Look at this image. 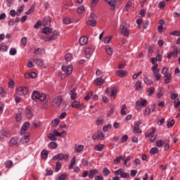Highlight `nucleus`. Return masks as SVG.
I'll return each instance as SVG.
<instances>
[{"label": "nucleus", "instance_id": "f257e3e1", "mask_svg": "<svg viewBox=\"0 0 180 180\" xmlns=\"http://www.w3.org/2000/svg\"><path fill=\"white\" fill-rule=\"evenodd\" d=\"M31 98L33 101H45L46 100V94H40L37 91H34L32 94Z\"/></svg>", "mask_w": 180, "mask_h": 180}, {"label": "nucleus", "instance_id": "f03ea898", "mask_svg": "<svg viewBox=\"0 0 180 180\" xmlns=\"http://www.w3.org/2000/svg\"><path fill=\"white\" fill-rule=\"evenodd\" d=\"M28 92H29V89L28 87H26V86L19 87L16 90L17 95H19L20 96H22V95H27Z\"/></svg>", "mask_w": 180, "mask_h": 180}, {"label": "nucleus", "instance_id": "7ed1b4c3", "mask_svg": "<svg viewBox=\"0 0 180 180\" xmlns=\"http://www.w3.org/2000/svg\"><path fill=\"white\" fill-rule=\"evenodd\" d=\"M68 157H70V155L63 153H58L53 157L52 160H60V161H63V160H65V161H67L68 160Z\"/></svg>", "mask_w": 180, "mask_h": 180}, {"label": "nucleus", "instance_id": "20e7f679", "mask_svg": "<svg viewBox=\"0 0 180 180\" xmlns=\"http://www.w3.org/2000/svg\"><path fill=\"white\" fill-rule=\"evenodd\" d=\"M61 102H63V96H58L53 100L52 105L54 108H58L61 105Z\"/></svg>", "mask_w": 180, "mask_h": 180}, {"label": "nucleus", "instance_id": "39448f33", "mask_svg": "<svg viewBox=\"0 0 180 180\" xmlns=\"http://www.w3.org/2000/svg\"><path fill=\"white\" fill-rule=\"evenodd\" d=\"M148 105V101L146 99L141 98L140 101H136L137 108H146Z\"/></svg>", "mask_w": 180, "mask_h": 180}, {"label": "nucleus", "instance_id": "423d86ee", "mask_svg": "<svg viewBox=\"0 0 180 180\" xmlns=\"http://www.w3.org/2000/svg\"><path fill=\"white\" fill-rule=\"evenodd\" d=\"M72 70H73V68H72V65H71L62 66V71H63V72H65L67 75H70V74H72Z\"/></svg>", "mask_w": 180, "mask_h": 180}, {"label": "nucleus", "instance_id": "0eeeda50", "mask_svg": "<svg viewBox=\"0 0 180 180\" xmlns=\"http://www.w3.org/2000/svg\"><path fill=\"white\" fill-rule=\"evenodd\" d=\"M173 50L174 51H171L167 54V58H169V60H171L172 57H176L178 53H179V49H178V47L176 46H174Z\"/></svg>", "mask_w": 180, "mask_h": 180}, {"label": "nucleus", "instance_id": "6e6552de", "mask_svg": "<svg viewBox=\"0 0 180 180\" xmlns=\"http://www.w3.org/2000/svg\"><path fill=\"white\" fill-rule=\"evenodd\" d=\"M141 124V122L140 121H137L136 123L134 124V128L132 130L133 133L135 134H137V133H141V129H140Z\"/></svg>", "mask_w": 180, "mask_h": 180}, {"label": "nucleus", "instance_id": "1a4fd4ad", "mask_svg": "<svg viewBox=\"0 0 180 180\" xmlns=\"http://www.w3.org/2000/svg\"><path fill=\"white\" fill-rule=\"evenodd\" d=\"M29 127H30V122H25L20 129L21 134H25V133L27 131V129H29Z\"/></svg>", "mask_w": 180, "mask_h": 180}, {"label": "nucleus", "instance_id": "9d476101", "mask_svg": "<svg viewBox=\"0 0 180 180\" xmlns=\"http://www.w3.org/2000/svg\"><path fill=\"white\" fill-rule=\"evenodd\" d=\"M69 95L70 96L71 101H75V98H77V89L73 88L72 90H70Z\"/></svg>", "mask_w": 180, "mask_h": 180}, {"label": "nucleus", "instance_id": "9b49d317", "mask_svg": "<svg viewBox=\"0 0 180 180\" xmlns=\"http://www.w3.org/2000/svg\"><path fill=\"white\" fill-rule=\"evenodd\" d=\"M98 174H99V171L98 169H93L89 172V178H90V179H92L94 176H96V175H98Z\"/></svg>", "mask_w": 180, "mask_h": 180}, {"label": "nucleus", "instance_id": "f8f14e48", "mask_svg": "<svg viewBox=\"0 0 180 180\" xmlns=\"http://www.w3.org/2000/svg\"><path fill=\"white\" fill-rule=\"evenodd\" d=\"M25 115L27 119H32V117H33V112H32L30 107H27L25 108Z\"/></svg>", "mask_w": 180, "mask_h": 180}, {"label": "nucleus", "instance_id": "ddd939ff", "mask_svg": "<svg viewBox=\"0 0 180 180\" xmlns=\"http://www.w3.org/2000/svg\"><path fill=\"white\" fill-rule=\"evenodd\" d=\"M108 1V5L111 7V11H113L116 8V1L117 0H105Z\"/></svg>", "mask_w": 180, "mask_h": 180}, {"label": "nucleus", "instance_id": "4468645a", "mask_svg": "<svg viewBox=\"0 0 180 180\" xmlns=\"http://www.w3.org/2000/svg\"><path fill=\"white\" fill-rule=\"evenodd\" d=\"M30 140V139L29 138V134H25L21 139V143H22V144H27Z\"/></svg>", "mask_w": 180, "mask_h": 180}, {"label": "nucleus", "instance_id": "2eb2a0df", "mask_svg": "<svg viewBox=\"0 0 180 180\" xmlns=\"http://www.w3.org/2000/svg\"><path fill=\"white\" fill-rule=\"evenodd\" d=\"M33 61L37 65H39V67H43V65H44V62H43V60L40 59L39 58H34Z\"/></svg>", "mask_w": 180, "mask_h": 180}, {"label": "nucleus", "instance_id": "dca6fc26", "mask_svg": "<svg viewBox=\"0 0 180 180\" xmlns=\"http://www.w3.org/2000/svg\"><path fill=\"white\" fill-rule=\"evenodd\" d=\"M80 46H85L88 43V37H82L79 39Z\"/></svg>", "mask_w": 180, "mask_h": 180}, {"label": "nucleus", "instance_id": "f3484780", "mask_svg": "<svg viewBox=\"0 0 180 180\" xmlns=\"http://www.w3.org/2000/svg\"><path fill=\"white\" fill-rule=\"evenodd\" d=\"M8 144L10 147H13V146H18V138L17 137L12 138L10 140Z\"/></svg>", "mask_w": 180, "mask_h": 180}, {"label": "nucleus", "instance_id": "a211bd4d", "mask_svg": "<svg viewBox=\"0 0 180 180\" xmlns=\"http://www.w3.org/2000/svg\"><path fill=\"white\" fill-rule=\"evenodd\" d=\"M117 75L120 78H123L127 75V72L126 70H117L116 72Z\"/></svg>", "mask_w": 180, "mask_h": 180}, {"label": "nucleus", "instance_id": "6ab92c4d", "mask_svg": "<svg viewBox=\"0 0 180 180\" xmlns=\"http://www.w3.org/2000/svg\"><path fill=\"white\" fill-rule=\"evenodd\" d=\"M165 84H169L171 82V79H172V75L171 73H167L165 75Z\"/></svg>", "mask_w": 180, "mask_h": 180}, {"label": "nucleus", "instance_id": "aec40b11", "mask_svg": "<svg viewBox=\"0 0 180 180\" xmlns=\"http://www.w3.org/2000/svg\"><path fill=\"white\" fill-rule=\"evenodd\" d=\"M41 33H44V34H51V33H53V29L44 27L41 30Z\"/></svg>", "mask_w": 180, "mask_h": 180}, {"label": "nucleus", "instance_id": "412c9836", "mask_svg": "<svg viewBox=\"0 0 180 180\" xmlns=\"http://www.w3.org/2000/svg\"><path fill=\"white\" fill-rule=\"evenodd\" d=\"M41 157L42 160H47L49 157V151L47 150H42L41 152Z\"/></svg>", "mask_w": 180, "mask_h": 180}, {"label": "nucleus", "instance_id": "4be33fe9", "mask_svg": "<svg viewBox=\"0 0 180 180\" xmlns=\"http://www.w3.org/2000/svg\"><path fill=\"white\" fill-rule=\"evenodd\" d=\"M43 23L44 26H50V25H51V20L50 19V17H45L44 18Z\"/></svg>", "mask_w": 180, "mask_h": 180}, {"label": "nucleus", "instance_id": "5701e85b", "mask_svg": "<svg viewBox=\"0 0 180 180\" xmlns=\"http://www.w3.org/2000/svg\"><path fill=\"white\" fill-rule=\"evenodd\" d=\"M77 160V157L73 156L72 159L70 161V163L69 165V169H72L74 167H75V161Z\"/></svg>", "mask_w": 180, "mask_h": 180}, {"label": "nucleus", "instance_id": "b1692460", "mask_svg": "<svg viewBox=\"0 0 180 180\" xmlns=\"http://www.w3.org/2000/svg\"><path fill=\"white\" fill-rule=\"evenodd\" d=\"M81 105V103L78 101H73L72 103V108H75V109H79V105Z\"/></svg>", "mask_w": 180, "mask_h": 180}, {"label": "nucleus", "instance_id": "393cba45", "mask_svg": "<svg viewBox=\"0 0 180 180\" xmlns=\"http://www.w3.org/2000/svg\"><path fill=\"white\" fill-rule=\"evenodd\" d=\"M105 51L108 56H112L113 54V49H112V47L109 45L105 46Z\"/></svg>", "mask_w": 180, "mask_h": 180}, {"label": "nucleus", "instance_id": "a878e982", "mask_svg": "<svg viewBox=\"0 0 180 180\" xmlns=\"http://www.w3.org/2000/svg\"><path fill=\"white\" fill-rule=\"evenodd\" d=\"M151 70L153 74H160V69H158V64L153 65Z\"/></svg>", "mask_w": 180, "mask_h": 180}, {"label": "nucleus", "instance_id": "bb28decb", "mask_svg": "<svg viewBox=\"0 0 180 180\" xmlns=\"http://www.w3.org/2000/svg\"><path fill=\"white\" fill-rule=\"evenodd\" d=\"M104 80L103 79L98 77L95 79V83L96 85H99L100 86L103 85Z\"/></svg>", "mask_w": 180, "mask_h": 180}, {"label": "nucleus", "instance_id": "cd10ccee", "mask_svg": "<svg viewBox=\"0 0 180 180\" xmlns=\"http://www.w3.org/2000/svg\"><path fill=\"white\" fill-rule=\"evenodd\" d=\"M158 153H160V150H158V148H152L150 150V154H151V155L158 154Z\"/></svg>", "mask_w": 180, "mask_h": 180}, {"label": "nucleus", "instance_id": "c85d7f7f", "mask_svg": "<svg viewBox=\"0 0 180 180\" xmlns=\"http://www.w3.org/2000/svg\"><path fill=\"white\" fill-rule=\"evenodd\" d=\"M135 86L136 91H141V89H143V86H141V81H137L135 84Z\"/></svg>", "mask_w": 180, "mask_h": 180}, {"label": "nucleus", "instance_id": "c756f323", "mask_svg": "<svg viewBox=\"0 0 180 180\" xmlns=\"http://www.w3.org/2000/svg\"><path fill=\"white\" fill-rule=\"evenodd\" d=\"M103 118L102 117H98L96 121V124L97 126H102V124H103Z\"/></svg>", "mask_w": 180, "mask_h": 180}, {"label": "nucleus", "instance_id": "7c9ffc66", "mask_svg": "<svg viewBox=\"0 0 180 180\" xmlns=\"http://www.w3.org/2000/svg\"><path fill=\"white\" fill-rule=\"evenodd\" d=\"M117 95V89L112 87L111 89V94L110 96H112L113 98H116V96Z\"/></svg>", "mask_w": 180, "mask_h": 180}, {"label": "nucleus", "instance_id": "2f4dec72", "mask_svg": "<svg viewBox=\"0 0 180 180\" xmlns=\"http://www.w3.org/2000/svg\"><path fill=\"white\" fill-rule=\"evenodd\" d=\"M87 25H89V26H92L93 27H95V26H96V20H87Z\"/></svg>", "mask_w": 180, "mask_h": 180}, {"label": "nucleus", "instance_id": "473e14b6", "mask_svg": "<svg viewBox=\"0 0 180 180\" xmlns=\"http://www.w3.org/2000/svg\"><path fill=\"white\" fill-rule=\"evenodd\" d=\"M59 124H60V119L56 118L52 121L51 126L52 127H56V126H58Z\"/></svg>", "mask_w": 180, "mask_h": 180}, {"label": "nucleus", "instance_id": "72a5a7b5", "mask_svg": "<svg viewBox=\"0 0 180 180\" xmlns=\"http://www.w3.org/2000/svg\"><path fill=\"white\" fill-rule=\"evenodd\" d=\"M103 174L104 175V176H108V175H109L110 174V171L109 170V169H108V167H104L103 169Z\"/></svg>", "mask_w": 180, "mask_h": 180}, {"label": "nucleus", "instance_id": "f704fd0d", "mask_svg": "<svg viewBox=\"0 0 180 180\" xmlns=\"http://www.w3.org/2000/svg\"><path fill=\"white\" fill-rule=\"evenodd\" d=\"M49 147H51V148H52L53 150H56V148L58 147V144H57V143L54 141H52L49 143Z\"/></svg>", "mask_w": 180, "mask_h": 180}, {"label": "nucleus", "instance_id": "c9c22d12", "mask_svg": "<svg viewBox=\"0 0 180 180\" xmlns=\"http://www.w3.org/2000/svg\"><path fill=\"white\" fill-rule=\"evenodd\" d=\"M112 129V124H108V125H105L103 127V131L106 133L107 131H109Z\"/></svg>", "mask_w": 180, "mask_h": 180}, {"label": "nucleus", "instance_id": "e433bc0d", "mask_svg": "<svg viewBox=\"0 0 180 180\" xmlns=\"http://www.w3.org/2000/svg\"><path fill=\"white\" fill-rule=\"evenodd\" d=\"M5 167L6 168H12L13 167V162L12 160L6 162Z\"/></svg>", "mask_w": 180, "mask_h": 180}, {"label": "nucleus", "instance_id": "4c0bfd02", "mask_svg": "<svg viewBox=\"0 0 180 180\" xmlns=\"http://www.w3.org/2000/svg\"><path fill=\"white\" fill-rule=\"evenodd\" d=\"M63 22L65 25H70L71 23V19H70V18H68V17H65L63 19Z\"/></svg>", "mask_w": 180, "mask_h": 180}, {"label": "nucleus", "instance_id": "58836bf2", "mask_svg": "<svg viewBox=\"0 0 180 180\" xmlns=\"http://www.w3.org/2000/svg\"><path fill=\"white\" fill-rule=\"evenodd\" d=\"M148 96H153V94L154 92H155V88L154 87H150L149 88V89L148 90Z\"/></svg>", "mask_w": 180, "mask_h": 180}, {"label": "nucleus", "instance_id": "ea45409f", "mask_svg": "<svg viewBox=\"0 0 180 180\" xmlns=\"http://www.w3.org/2000/svg\"><path fill=\"white\" fill-rule=\"evenodd\" d=\"M103 147L104 146L102 144L96 145L94 147V150H96V151H102V150H103Z\"/></svg>", "mask_w": 180, "mask_h": 180}, {"label": "nucleus", "instance_id": "a19ab883", "mask_svg": "<svg viewBox=\"0 0 180 180\" xmlns=\"http://www.w3.org/2000/svg\"><path fill=\"white\" fill-rule=\"evenodd\" d=\"M97 134L99 140H103V139H105V134H103V132L98 131H97Z\"/></svg>", "mask_w": 180, "mask_h": 180}, {"label": "nucleus", "instance_id": "79ce46f5", "mask_svg": "<svg viewBox=\"0 0 180 180\" xmlns=\"http://www.w3.org/2000/svg\"><path fill=\"white\" fill-rule=\"evenodd\" d=\"M92 95H94V92L92 91H89V93H87L86 96L84 97V101H89Z\"/></svg>", "mask_w": 180, "mask_h": 180}, {"label": "nucleus", "instance_id": "37998d69", "mask_svg": "<svg viewBox=\"0 0 180 180\" xmlns=\"http://www.w3.org/2000/svg\"><path fill=\"white\" fill-rule=\"evenodd\" d=\"M48 139L52 141H56L57 140V137L51 133L49 134Z\"/></svg>", "mask_w": 180, "mask_h": 180}, {"label": "nucleus", "instance_id": "c03bdc74", "mask_svg": "<svg viewBox=\"0 0 180 180\" xmlns=\"http://www.w3.org/2000/svg\"><path fill=\"white\" fill-rule=\"evenodd\" d=\"M72 58V55H71V53H66L65 56V59L66 61L69 62L71 61Z\"/></svg>", "mask_w": 180, "mask_h": 180}, {"label": "nucleus", "instance_id": "a18cd8bd", "mask_svg": "<svg viewBox=\"0 0 180 180\" xmlns=\"http://www.w3.org/2000/svg\"><path fill=\"white\" fill-rule=\"evenodd\" d=\"M120 29L121 32L122 30L127 29V24L126 22H122L120 26Z\"/></svg>", "mask_w": 180, "mask_h": 180}, {"label": "nucleus", "instance_id": "49530a36", "mask_svg": "<svg viewBox=\"0 0 180 180\" xmlns=\"http://www.w3.org/2000/svg\"><path fill=\"white\" fill-rule=\"evenodd\" d=\"M61 169V163L60 162H56L55 170L56 172H58Z\"/></svg>", "mask_w": 180, "mask_h": 180}, {"label": "nucleus", "instance_id": "de8ad7c7", "mask_svg": "<svg viewBox=\"0 0 180 180\" xmlns=\"http://www.w3.org/2000/svg\"><path fill=\"white\" fill-rule=\"evenodd\" d=\"M82 150H84V146L80 145L78 146L77 148H75V150L76 151V153H81V151H82Z\"/></svg>", "mask_w": 180, "mask_h": 180}, {"label": "nucleus", "instance_id": "09e8293b", "mask_svg": "<svg viewBox=\"0 0 180 180\" xmlns=\"http://www.w3.org/2000/svg\"><path fill=\"white\" fill-rule=\"evenodd\" d=\"M85 11V7L84 6H81L77 9V13H84V11Z\"/></svg>", "mask_w": 180, "mask_h": 180}, {"label": "nucleus", "instance_id": "8fccbe9b", "mask_svg": "<svg viewBox=\"0 0 180 180\" xmlns=\"http://www.w3.org/2000/svg\"><path fill=\"white\" fill-rule=\"evenodd\" d=\"M5 51H8V47L5 45L0 46V52L4 53Z\"/></svg>", "mask_w": 180, "mask_h": 180}, {"label": "nucleus", "instance_id": "3c124183", "mask_svg": "<svg viewBox=\"0 0 180 180\" xmlns=\"http://www.w3.org/2000/svg\"><path fill=\"white\" fill-rule=\"evenodd\" d=\"M94 48H87L85 51L86 54H92L94 53Z\"/></svg>", "mask_w": 180, "mask_h": 180}, {"label": "nucleus", "instance_id": "603ef678", "mask_svg": "<svg viewBox=\"0 0 180 180\" xmlns=\"http://www.w3.org/2000/svg\"><path fill=\"white\" fill-rule=\"evenodd\" d=\"M129 140V136L127 135H124L121 138V143H126Z\"/></svg>", "mask_w": 180, "mask_h": 180}, {"label": "nucleus", "instance_id": "864d4df0", "mask_svg": "<svg viewBox=\"0 0 180 180\" xmlns=\"http://www.w3.org/2000/svg\"><path fill=\"white\" fill-rule=\"evenodd\" d=\"M173 124H175V120H172L171 121L167 122V127H172Z\"/></svg>", "mask_w": 180, "mask_h": 180}, {"label": "nucleus", "instance_id": "5fc2aeb1", "mask_svg": "<svg viewBox=\"0 0 180 180\" xmlns=\"http://www.w3.org/2000/svg\"><path fill=\"white\" fill-rule=\"evenodd\" d=\"M121 178L129 179L130 178V174L122 172V173L121 174Z\"/></svg>", "mask_w": 180, "mask_h": 180}, {"label": "nucleus", "instance_id": "6e6d98bb", "mask_svg": "<svg viewBox=\"0 0 180 180\" xmlns=\"http://www.w3.org/2000/svg\"><path fill=\"white\" fill-rule=\"evenodd\" d=\"M53 134L56 136V137H60V136H63V134H60V132H58L56 131V129H54L52 131Z\"/></svg>", "mask_w": 180, "mask_h": 180}, {"label": "nucleus", "instance_id": "4d7b16f0", "mask_svg": "<svg viewBox=\"0 0 180 180\" xmlns=\"http://www.w3.org/2000/svg\"><path fill=\"white\" fill-rule=\"evenodd\" d=\"M165 142L162 140H159L158 141L156 142V146L158 147H162V146H164Z\"/></svg>", "mask_w": 180, "mask_h": 180}, {"label": "nucleus", "instance_id": "13d9d810", "mask_svg": "<svg viewBox=\"0 0 180 180\" xmlns=\"http://www.w3.org/2000/svg\"><path fill=\"white\" fill-rule=\"evenodd\" d=\"M170 35L171 36H177L179 37L180 36V32L178 30H175L174 32H170Z\"/></svg>", "mask_w": 180, "mask_h": 180}, {"label": "nucleus", "instance_id": "bf43d9fd", "mask_svg": "<svg viewBox=\"0 0 180 180\" xmlns=\"http://www.w3.org/2000/svg\"><path fill=\"white\" fill-rule=\"evenodd\" d=\"M153 77H155V79H156V81H159L160 79H161V77H162V75H161V74L158 73V74H153Z\"/></svg>", "mask_w": 180, "mask_h": 180}, {"label": "nucleus", "instance_id": "052dcab7", "mask_svg": "<svg viewBox=\"0 0 180 180\" xmlns=\"http://www.w3.org/2000/svg\"><path fill=\"white\" fill-rule=\"evenodd\" d=\"M66 178H67V174H62L61 175L58 176V180H65Z\"/></svg>", "mask_w": 180, "mask_h": 180}, {"label": "nucleus", "instance_id": "680f3d73", "mask_svg": "<svg viewBox=\"0 0 180 180\" xmlns=\"http://www.w3.org/2000/svg\"><path fill=\"white\" fill-rule=\"evenodd\" d=\"M180 105V101H179V98L176 99L175 101H174V108L176 109H178V108L179 107Z\"/></svg>", "mask_w": 180, "mask_h": 180}, {"label": "nucleus", "instance_id": "e2e57ef3", "mask_svg": "<svg viewBox=\"0 0 180 180\" xmlns=\"http://www.w3.org/2000/svg\"><path fill=\"white\" fill-rule=\"evenodd\" d=\"M111 39H112V37H106L104 38L103 41L105 44H108V43H109Z\"/></svg>", "mask_w": 180, "mask_h": 180}, {"label": "nucleus", "instance_id": "0e129e2a", "mask_svg": "<svg viewBox=\"0 0 180 180\" xmlns=\"http://www.w3.org/2000/svg\"><path fill=\"white\" fill-rule=\"evenodd\" d=\"M121 33L124 36H127L128 34H129L130 32H129V30H127V29L123 30L122 31H121Z\"/></svg>", "mask_w": 180, "mask_h": 180}, {"label": "nucleus", "instance_id": "69168bd1", "mask_svg": "<svg viewBox=\"0 0 180 180\" xmlns=\"http://www.w3.org/2000/svg\"><path fill=\"white\" fill-rule=\"evenodd\" d=\"M9 53H10V56H15V55L16 54V53H17L16 49L12 48V49L10 50Z\"/></svg>", "mask_w": 180, "mask_h": 180}, {"label": "nucleus", "instance_id": "338daca9", "mask_svg": "<svg viewBox=\"0 0 180 180\" xmlns=\"http://www.w3.org/2000/svg\"><path fill=\"white\" fill-rule=\"evenodd\" d=\"M33 11H34V7L32 6L27 12H25V15H30Z\"/></svg>", "mask_w": 180, "mask_h": 180}, {"label": "nucleus", "instance_id": "774afa93", "mask_svg": "<svg viewBox=\"0 0 180 180\" xmlns=\"http://www.w3.org/2000/svg\"><path fill=\"white\" fill-rule=\"evenodd\" d=\"M143 82L145 84H153V82L151 80L148 79V78H147V77L143 78Z\"/></svg>", "mask_w": 180, "mask_h": 180}]
</instances>
